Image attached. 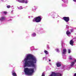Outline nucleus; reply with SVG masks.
<instances>
[{
  "mask_svg": "<svg viewBox=\"0 0 76 76\" xmlns=\"http://www.w3.org/2000/svg\"><path fill=\"white\" fill-rule=\"evenodd\" d=\"M24 67H35L34 64L37 63V58L31 55L27 56L25 59Z\"/></svg>",
  "mask_w": 76,
  "mask_h": 76,
  "instance_id": "obj_1",
  "label": "nucleus"
},
{
  "mask_svg": "<svg viewBox=\"0 0 76 76\" xmlns=\"http://www.w3.org/2000/svg\"><path fill=\"white\" fill-rule=\"evenodd\" d=\"M34 72V69L26 68L24 69V72L27 75H32Z\"/></svg>",
  "mask_w": 76,
  "mask_h": 76,
  "instance_id": "obj_2",
  "label": "nucleus"
},
{
  "mask_svg": "<svg viewBox=\"0 0 76 76\" xmlns=\"http://www.w3.org/2000/svg\"><path fill=\"white\" fill-rule=\"evenodd\" d=\"M33 21H35L36 22H40L41 21V16L36 17L34 19Z\"/></svg>",
  "mask_w": 76,
  "mask_h": 76,
  "instance_id": "obj_3",
  "label": "nucleus"
},
{
  "mask_svg": "<svg viewBox=\"0 0 76 76\" xmlns=\"http://www.w3.org/2000/svg\"><path fill=\"white\" fill-rule=\"evenodd\" d=\"M63 19L66 22H68L70 20V18L69 17H64L63 18Z\"/></svg>",
  "mask_w": 76,
  "mask_h": 76,
  "instance_id": "obj_4",
  "label": "nucleus"
},
{
  "mask_svg": "<svg viewBox=\"0 0 76 76\" xmlns=\"http://www.w3.org/2000/svg\"><path fill=\"white\" fill-rule=\"evenodd\" d=\"M67 51L66 50V49H64L63 50V51L62 52V55H63V54H66Z\"/></svg>",
  "mask_w": 76,
  "mask_h": 76,
  "instance_id": "obj_5",
  "label": "nucleus"
},
{
  "mask_svg": "<svg viewBox=\"0 0 76 76\" xmlns=\"http://www.w3.org/2000/svg\"><path fill=\"white\" fill-rule=\"evenodd\" d=\"M12 75L13 76H17L16 75V73L15 72V71H12Z\"/></svg>",
  "mask_w": 76,
  "mask_h": 76,
  "instance_id": "obj_6",
  "label": "nucleus"
},
{
  "mask_svg": "<svg viewBox=\"0 0 76 76\" xmlns=\"http://www.w3.org/2000/svg\"><path fill=\"white\" fill-rule=\"evenodd\" d=\"M56 65L57 67H60V66H61V64L60 62L57 63L56 64Z\"/></svg>",
  "mask_w": 76,
  "mask_h": 76,
  "instance_id": "obj_7",
  "label": "nucleus"
},
{
  "mask_svg": "<svg viewBox=\"0 0 76 76\" xmlns=\"http://www.w3.org/2000/svg\"><path fill=\"white\" fill-rule=\"evenodd\" d=\"M21 3H28V1H26L25 0H21Z\"/></svg>",
  "mask_w": 76,
  "mask_h": 76,
  "instance_id": "obj_8",
  "label": "nucleus"
},
{
  "mask_svg": "<svg viewBox=\"0 0 76 76\" xmlns=\"http://www.w3.org/2000/svg\"><path fill=\"white\" fill-rule=\"evenodd\" d=\"M70 44L72 45L73 44H74V42L73 41V40H71L70 42Z\"/></svg>",
  "mask_w": 76,
  "mask_h": 76,
  "instance_id": "obj_9",
  "label": "nucleus"
},
{
  "mask_svg": "<svg viewBox=\"0 0 76 76\" xmlns=\"http://www.w3.org/2000/svg\"><path fill=\"white\" fill-rule=\"evenodd\" d=\"M56 72H52V74L50 75V76H56Z\"/></svg>",
  "mask_w": 76,
  "mask_h": 76,
  "instance_id": "obj_10",
  "label": "nucleus"
},
{
  "mask_svg": "<svg viewBox=\"0 0 76 76\" xmlns=\"http://www.w3.org/2000/svg\"><path fill=\"white\" fill-rule=\"evenodd\" d=\"M5 17H1V18H0V20H1V21H3V20H5Z\"/></svg>",
  "mask_w": 76,
  "mask_h": 76,
  "instance_id": "obj_11",
  "label": "nucleus"
},
{
  "mask_svg": "<svg viewBox=\"0 0 76 76\" xmlns=\"http://www.w3.org/2000/svg\"><path fill=\"white\" fill-rule=\"evenodd\" d=\"M71 34V33L69 31H67L66 32V34L67 35H70Z\"/></svg>",
  "mask_w": 76,
  "mask_h": 76,
  "instance_id": "obj_12",
  "label": "nucleus"
},
{
  "mask_svg": "<svg viewBox=\"0 0 76 76\" xmlns=\"http://www.w3.org/2000/svg\"><path fill=\"white\" fill-rule=\"evenodd\" d=\"M44 52L45 54H46V55H48V51H47L45 50L44 51Z\"/></svg>",
  "mask_w": 76,
  "mask_h": 76,
  "instance_id": "obj_13",
  "label": "nucleus"
},
{
  "mask_svg": "<svg viewBox=\"0 0 76 76\" xmlns=\"http://www.w3.org/2000/svg\"><path fill=\"white\" fill-rule=\"evenodd\" d=\"M60 73L58 72L56 73V76H58L60 75Z\"/></svg>",
  "mask_w": 76,
  "mask_h": 76,
  "instance_id": "obj_14",
  "label": "nucleus"
},
{
  "mask_svg": "<svg viewBox=\"0 0 76 76\" xmlns=\"http://www.w3.org/2000/svg\"><path fill=\"white\" fill-rule=\"evenodd\" d=\"M74 64H75V62H72L71 63V66H73Z\"/></svg>",
  "mask_w": 76,
  "mask_h": 76,
  "instance_id": "obj_15",
  "label": "nucleus"
},
{
  "mask_svg": "<svg viewBox=\"0 0 76 76\" xmlns=\"http://www.w3.org/2000/svg\"><path fill=\"white\" fill-rule=\"evenodd\" d=\"M69 59L70 60H72V56H69Z\"/></svg>",
  "mask_w": 76,
  "mask_h": 76,
  "instance_id": "obj_16",
  "label": "nucleus"
},
{
  "mask_svg": "<svg viewBox=\"0 0 76 76\" xmlns=\"http://www.w3.org/2000/svg\"><path fill=\"white\" fill-rule=\"evenodd\" d=\"M68 53H71V50H70V49H69L68 50Z\"/></svg>",
  "mask_w": 76,
  "mask_h": 76,
  "instance_id": "obj_17",
  "label": "nucleus"
},
{
  "mask_svg": "<svg viewBox=\"0 0 76 76\" xmlns=\"http://www.w3.org/2000/svg\"><path fill=\"white\" fill-rule=\"evenodd\" d=\"M32 35L33 36V37H35V36H36V34H35V33H34Z\"/></svg>",
  "mask_w": 76,
  "mask_h": 76,
  "instance_id": "obj_18",
  "label": "nucleus"
},
{
  "mask_svg": "<svg viewBox=\"0 0 76 76\" xmlns=\"http://www.w3.org/2000/svg\"><path fill=\"white\" fill-rule=\"evenodd\" d=\"M7 8H10V5H7Z\"/></svg>",
  "mask_w": 76,
  "mask_h": 76,
  "instance_id": "obj_19",
  "label": "nucleus"
},
{
  "mask_svg": "<svg viewBox=\"0 0 76 76\" xmlns=\"http://www.w3.org/2000/svg\"><path fill=\"white\" fill-rule=\"evenodd\" d=\"M73 31L74 30L73 29H72L71 31H70V32H73Z\"/></svg>",
  "mask_w": 76,
  "mask_h": 76,
  "instance_id": "obj_20",
  "label": "nucleus"
},
{
  "mask_svg": "<svg viewBox=\"0 0 76 76\" xmlns=\"http://www.w3.org/2000/svg\"><path fill=\"white\" fill-rule=\"evenodd\" d=\"M42 76H45V74L44 73H42Z\"/></svg>",
  "mask_w": 76,
  "mask_h": 76,
  "instance_id": "obj_21",
  "label": "nucleus"
},
{
  "mask_svg": "<svg viewBox=\"0 0 76 76\" xmlns=\"http://www.w3.org/2000/svg\"><path fill=\"white\" fill-rule=\"evenodd\" d=\"M4 15H6L7 14V12L4 11Z\"/></svg>",
  "mask_w": 76,
  "mask_h": 76,
  "instance_id": "obj_22",
  "label": "nucleus"
},
{
  "mask_svg": "<svg viewBox=\"0 0 76 76\" xmlns=\"http://www.w3.org/2000/svg\"><path fill=\"white\" fill-rule=\"evenodd\" d=\"M57 51V52H59L60 51H59V50H58V49H56Z\"/></svg>",
  "mask_w": 76,
  "mask_h": 76,
  "instance_id": "obj_23",
  "label": "nucleus"
},
{
  "mask_svg": "<svg viewBox=\"0 0 76 76\" xmlns=\"http://www.w3.org/2000/svg\"><path fill=\"white\" fill-rule=\"evenodd\" d=\"M18 1H19L20 3H21V0H18Z\"/></svg>",
  "mask_w": 76,
  "mask_h": 76,
  "instance_id": "obj_24",
  "label": "nucleus"
},
{
  "mask_svg": "<svg viewBox=\"0 0 76 76\" xmlns=\"http://www.w3.org/2000/svg\"><path fill=\"white\" fill-rule=\"evenodd\" d=\"M74 76H76V73H75L74 75Z\"/></svg>",
  "mask_w": 76,
  "mask_h": 76,
  "instance_id": "obj_25",
  "label": "nucleus"
},
{
  "mask_svg": "<svg viewBox=\"0 0 76 76\" xmlns=\"http://www.w3.org/2000/svg\"><path fill=\"white\" fill-rule=\"evenodd\" d=\"M74 62H76V59H75V60H74Z\"/></svg>",
  "mask_w": 76,
  "mask_h": 76,
  "instance_id": "obj_26",
  "label": "nucleus"
},
{
  "mask_svg": "<svg viewBox=\"0 0 76 76\" xmlns=\"http://www.w3.org/2000/svg\"><path fill=\"white\" fill-rule=\"evenodd\" d=\"M23 9V8L21 7V8H20V9Z\"/></svg>",
  "mask_w": 76,
  "mask_h": 76,
  "instance_id": "obj_27",
  "label": "nucleus"
},
{
  "mask_svg": "<svg viewBox=\"0 0 76 76\" xmlns=\"http://www.w3.org/2000/svg\"><path fill=\"white\" fill-rule=\"evenodd\" d=\"M74 1H75V2H76V0H73Z\"/></svg>",
  "mask_w": 76,
  "mask_h": 76,
  "instance_id": "obj_28",
  "label": "nucleus"
},
{
  "mask_svg": "<svg viewBox=\"0 0 76 76\" xmlns=\"http://www.w3.org/2000/svg\"><path fill=\"white\" fill-rule=\"evenodd\" d=\"M49 61H51V60L49 59Z\"/></svg>",
  "mask_w": 76,
  "mask_h": 76,
  "instance_id": "obj_29",
  "label": "nucleus"
},
{
  "mask_svg": "<svg viewBox=\"0 0 76 76\" xmlns=\"http://www.w3.org/2000/svg\"><path fill=\"white\" fill-rule=\"evenodd\" d=\"M11 12H13V11H12Z\"/></svg>",
  "mask_w": 76,
  "mask_h": 76,
  "instance_id": "obj_30",
  "label": "nucleus"
}]
</instances>
